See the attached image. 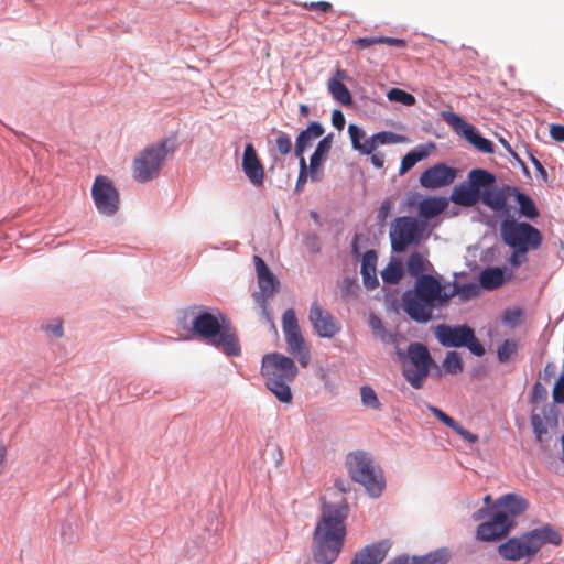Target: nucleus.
<instances>
[{"label":"nucleus","mask_w":564,"mask_h":564,"mask_svg":"<svg viewBox=\"0 0 564 564\" xmlns=\"http://www.w3.org/2000/svg\"><path fill=\"white\" fill-rule=\"evenodd\" d=\"M253 262L257 271L259 288L264 295L271 296L275 292L279 285V281L270 271L261 257L254 256Z\"/></svg>","instance_id":"21"},{"label":"nucleus","mask_w":564,"mask_h":564,"mask_svg":"<svg viewBox=\"0 0 564 564\" xmlns=\"http://www.w3.org/2000/svg\"><path fill=\"white\" fill-rule=\"evenodd\" d=\"M302 7L306 10H316L323 13L334 11L333 4L328 1L304 2Z\"/></svg>","instance_id":"46"},{"label":"nucleus","mask_w":564,"mask_h":564,"mask_svg":"<svg viewBox=\"0 0 564 564\" xmlns=\"http://www.w3.org/2000/svg\"><path fill=\"white\" fill-rule=\"evenodd\" d=\"M433 267L431 262L420 252H412L406 261V271L408 273L415 278V283L413 289L405 291L402 295V307L404 312L412 318V313L410 310V294L416 290L417 282L423 276H433L432 274H426L425 272L432 270Z\"/></svg>","instance_id":"15"},{"label":"nucleus","mask_w":564,"mask_h":564,"mask_svg":"<svg viewBox=\"0 0 564 564\" xmlns=\"http://www.w3.org/2000/svg\"><path fill=\"white\" fill-rule=\"evenodd\" d=\"M7 455H8L7 446L0 438V476L4 473Z\"/></svg>","instance_id":"53"},{"label":"nucleus","mask_w":564,"mask_h":564,"mask_svg":"<svg viewBox=\"0 0 564 564\" xmlns=\"http://www.w3.org/2000/svg\"><path fill=\"white\" fill-rule=\"evenodd\" d=\"M371 163L373 166L381 169L384 164V155L381 152L371 153Z\"/></svg>","instance_id":"56"},{"label":"nucleus","mask_w":564,"mask_h":564,"mask_svg":"<svg viewBox=\"0 0 564 564\" xmlns=\"http://www.w3.org/2000/svg\"><path fill=\"white\" fill-rule=\"evenodd\" d=\"M404 271L401 262L391 261L388 265L381 271V278L383 282L388 284H397L403 278Z\"/></svg>","instance_id":"36"},{"label":"nucleus","mask_w":564,"mask_h":564,"mask_svg":"<svg viewBox=\"0 0 564 564\" xmlns=\"http://www.w3.org/2000/svg\"><path fill=\"white\" fill-rule=\"evenodd\" d=\"M308 173H299V177L295 184V191L301 192L307 181Z\"/></svg>","instance_id":"57"},{"label":"nucleus","mask_w":564,"mask_h":564,"mask_svg":"<svg viewBox=\"0 0 564 564\" xmlns=\"http://www.w3.org/2000/svg\"><path fill=\"white\" fill-rule=\"evenodd\" d=\"M348 133L351 140V145L355 150L359 144H361V142H364L365 139H367L364 130L356 124H349Z\"/></svg>","instance_id":"45"},{"label":"nucleus","mask_w":564,"mask_h":564,"mask_svg":"<svg viewBox=\"0 0 564 564\" xmlns=\"http://www.w3.org/2000/svg\"><path fill=\"white\" fill-rule=\"evenodd\" d=\"M480 284L486 290H496L500 288L505 281V269L499 267L487 268L479 275Z\"/></svg>","instance_id":"32"},{"label":"nucleus","mask_w":564,"mask_h":564,"mask_svg":"<svg viewBox=\"0 0 564 564\" xmlns=\"http://www.w3.org/2000/svg\"><path fill=\"white\" fill-rule=\"evenodd\" d=\"M299 110L303 117H307L310 115V108L307 105H304V104L300 105Z\"/></svg>","instance_id":"60"},{"label":"nucleus","mask_w":564,"mask_h":564,"mask_svg":"<svg viewBox=\"0 0 564 564\" xmlns=\"http://www.w3.org/2000/svg\"><path fill=\"white\" fill-rule=\"evenodd\" d=\"M344 284H345V286L347 288V290L354 285L352 281H351V280H349V279H346V280L344 281Z\"/></svg>","instance_id":"63"},{"label":"nucleus","mask_w":564,"mask_h":564,"mask_svg":"<svg viewBox=\"0 0 564 564\" xmlns=\"http://www.w3.org/2000/svg\"><path fill=\"white\" fill-rule=\"evenodd\" d=\"M328 90L333 98L344 106H350L352 102L351 94L346 85L336 78L328 80Z\"/></svg>","instance_id":"35"},{"label":"nucleus","mask_w":564,"mask_h":564,"mask_svg":"<svg viewBox=\"0 0 564 564\" xmlns=\"http://www.w3.org/2000/svg\"><path fill=\"white\" fill-rule=\"evenodd\" d=\"M496 182V177L492 173L481 170L474 169L468 173L467 181L464 183L476 192V196L480 199L482 191Z\"/></svg>","instance_id":"24"},{"label":"nucleus","mask_w":564,"mask_h":564,"mask_svg":"<svg viewBox=\"0 0 564 564\" xmlns=\"http://www.w3.org/2000/svg\"><path fill=\"white\" fill-rule=\"evenodd\" d=\"M300 158V171L299 173H310L307 170L305 158L303 156V153L301 155H297Z\"/></svg>","instance_id":"58"},{"label":"nucleus","mask_w":564,"mask_h":564,"mask_svg":"<svg viewBox=\"0 0 564 564\" xmlns=\"http://www.w3.org/2000/svg\"><path fill=\"white\" fill-rule=\"evenodd\" d=\"M242 171L254 186H262L264 181V169L258 158L257 151L251 143L245 147L242 158Z\"/></svg>","instance_id":"19"},{"label":"nucleus","mask_w":564,"mask_h":564,"mask_svg":"<svg viewBox=\"0 0 564 564\" xmlns=\"http://www.w3.org/2000/svg\"><path fill=\"white\" fill-rule=\"evenodd\" d=\"M491 500V497L489 495H487L485 498H484V501L486 503H489V501Z\"/></svg>","instance_id":"64"},{"label":"nucleus","mask_w":564,"mask_h":564,"mask_svg":"<svg viewBox=\"0 0 564 564\" xmlns=\"http://www.w3.org/2000/svg\"><path fill=\"white\" fill-rule=\"evenodd\" d=\"M338 496L335 501H327L326 497L322 499V512L312 542L313 558L318 564L335 562L344 546L348 505Z\"/></svg>","instance_id":"1"},{"label":"nucleus","mask_w":564,"mask_h":564,"mask_svg":"<svg viewBox=\"0 0 564 564\" xmlns=\"http://www.w3.org/2000/svg\"><path fill=\"white\" fill-rule=\"evenodd\" d=\"M332 148V135H327L322 139L315 151L313 152L310 160V177L312 182H319L322 180V173L319 171L323 158L329 152Z\"/></svg>","instance_id":"23"},{"label":"nucleus","mask_w":564,"mask_h":564,"mask_svg":"<svg viewBox=\"0 0 564 564\" xmlns=\"http://www.w3.org/2000/svg\"><path fill=\"white\" fill-rule=\"evenodd\" d=\"M392 207H393V202L389 198L384 199L381 203V206H380V208L378 210V215H377L378 224H380V225L384 224L386 219L390 215Z\"/></svg>","instance_id":"47"},{"label":"nucleus","mask_w":564,"mask_h":564,"mask_svg":"<svg viewBox=\"0 0 564 564\" xmlns=\"http://www.w3.org/2000/svg\"><path fill=\"white\" fill-rule=\"evenodd\" d=\"M463 135L465 139L471 143L479 152L482 153H492L494 152V143L481 137L477 129L471 124H465V130H463Z\"/></svg>","instance_id":"34"},{"label":"nucleus","mask_w":564,"mask_h":564,"mask_svg":"<svg viewBox=\"0 0 564 564\" xmlns=\"http://www.w3.org/2000/svg\"><path fill=\"white\" fill-rule=\"evenodd\" d=\"M324 128L319 122L313 121L301 131L295 141V154L301 155L314 139L322 137Z\"/></svg>","instance_id":"28"},{"label":"nucleus","mask_w":564,"mask_h":564,"mask_svg":"<svg viewBox=\"0 0 564 564\" xmlns=\"http://www.w3.org/2000/svg\"><path fill=\"white\" fill-rule=\"evenodd\" d=\"M345 76H346L345 70L337 69L334 78L339 79L341 82L345 78Z\"/></svg>","instance_id":"61"},{"label":"nucleus","mask_w":564,"mask_h":564,"mask_svg":"<svg viewBox=\"0 0 564 564\" xmlns=\"http://www.w3.org/2000/svg\"><path fill=\"white\" fill-rule=\"evenodd\" d=\"M451 200L459 206L471 207L480 199L476 196V192L463 182L453 188Z\"/></svg>","instance_id":"30"},{"label":"nucleus","mask_w":564,"mask_h":564,"mask_svg":"<svg viewBox=\"0 0 564 564\" xmlns=\"http://www.w3.org/2000/svg\"><path fill=\"white\" fill-rule=\"evenodd\" d=\"M387 97L390 101L400 102L405 106H413L416 101L412 94L400 88H391L388 91Z\"/></svg>","instance_id":"40"},{"label":"nucleus","mask_w":564,"mask_h":564,"mask_svg":"<svg viewBox=\"0 0 564 564\" xmlns=\"http://www.w3.org/2000/svg\"><path fill=\"white\" fill-rule=\"evenodd\" d=\"M377 253L375 250H368L365 252L361 260V274L364 283L367 289L373 290L378 286L379 281L376 274Z\"/></svg>","instance_id":"26"},{"label":"nucleus","mask_w":564,"mask_h":564,"mask_svg":"<svg viewBox=\"0 0 564 564\" xmlns=\"http://www.w3.org/2000/svg\"><path fill=\"white\" fill-rule=\"evenodd\" d=\"M479 288L475 283L454 284L451 292H446L441 281L435 276H423L416 285V290L410 294L409 305L412 319L417 323H427L433 318L435 308L447 307L449 301L458 295L462 301L476 297Z\"/></svg>","instance_id":"2"},{"label":"nucleus","mask_w":564,"mask_h":564,"mask_svg":"<svg viewBox=\"0 0 564 564\" xmlns=\"http://www.w3.org/2000/svg\"><path fill=\"white\" fill-rule=\"evenodd\" d=\"M282 330L284 333L288 351L297 358L302 367L311 361L310 346L306 344L299 321L293 308H288L282 316Z\"/></svg>","instance_id":"11"},{"label":"nucleus","mask_w":564,"mask_h":564,"mask_svg":"<svg viewBox=\"0 0 564 564\" xmlns=\"http://www.w3.org/2000/svg\"><path fill=\"white\" fill-rule=\"evenodd\" d=\"M500 238L512 252L508 262L512 268H519L528 261V252L541 247V231L525 221L506 218L500 224Z\"/></svg>","instance_id":"4"},{"label":"nucleus","mask_w":564,"mask_h":564,"mask_svg":"<svg viewBox=\"0 0 564 564\" xmlns=\"http://www.w3.org/2000/svg\"><path fill=\"white\" fill-rule=\"evenodd\" d=\"M480 200L495 212L503 210L507 206V197L503 191L491 186L482 191Z\"/></svg>","instance_id":"33"},{"label":"nucleus","mask_w":564,"mask_h":564,"mask_svg":"<svg viewBox=\"0 0 564 564\" xmlns=\"http://www.w3.org/2000/svg\"><path fill=\"white\" fill-rule=\"evenodd\" d=\"M192 317V332L195 336L221 349L228 356H239L240 345L235 327L219 311L207 312L194 305L185 311V318Z\"/></svg>","instance_id":"3"},{"label":"nucleus","mask_w":564,"mask_h":564,"mask_svg":"<svg viewBox=\"0 0 564 564\" xmlns=\"http://www.w3.org/2000/svg\"><path fill=\"white\" fill-rule=\"evenodd\" d=\"M435 337L444 347H466L475 356L485 355V347L480 344L475 332L468 325L451 326L441 324L435 327Z\"/></svg>","instance_id":"9"},{"label":"nucleus","mask_w":564,"mask_h":564,"mask_svg":"<svg viewBox=\"0 0 564 564\" xmlns=\"http://www.w3.org/2000/svg\"><path fill=\"white\" fill-rule=\"evenodd\" d=\"M175 150L173 140L165 138L144 148L132 162V174L135 181L147 183L156 178L169 155Z\"/></svg>","instance_id":"8"},{"label":"nucleus","mask_w":564,"mask_h":564,"mask_svg":"<svg viewBox=\"0 0 564 564\" xmlns=\"http://www.w3.org/2000/svg\"><path fill=\"white\" fill-rule=\"evenodd\" d=\"M429 409L436 419H438L447 427L455 431L466 442L474 444L478 441L477 434H474V433L469 432L468 430H466L463 425H460L458 422H456L453 417L447 415L441 409H438L436 406H430Z\"/></svg>","instance_id":"25"},{"label":"nucleus","mask_w":564,"mask_h":564,"mask_svg":"<svg viewBox=\"0 0 564 564\" xmlns=\"http://www.w3.org/2000/svg\"><path fill=\"white\" fill-rule=\"evenodd\" d=\"M507 194L514 196L517 203L519 204L520 214L527 218L534 219L539 216V210L533 202V199L520 192L517 187L508 186Z\"/></svg>","instance_id":"29"},{"label":"nucleus","mask_w":564,"mask_h":564,"mask_svg":"<svg viewBox=\"0 0 564 564\" xmlns=\"http://www.w3.org/2000/svg\"><path fill=\"white\" fill-rule=\"evenodd\" d=\"M531 163L533 164L535 170L539 172V174L542 176V178L546 180L547 178V172L544 169V166L542 165V163L536 158H534L533 155H531Z\"/></svg>","instance_id":"55"},{"label":"nucleus","mask_w":564,"mask_h":564,"mask_svg":"<svg viewBox=\"0 0 564 564\" xmlns=\"http://www.w3.org/2000/svg\"><path fill=\"white\" fill-rule=\"evenodd\" d=\"M511 528L510 520L495 510L488 521L478 525L477 538L482 541H496L506 536Z\"/></svg>","instance_id":"17"},{"label":"nucleus","mask_w":564,"mask_h":564,"mask_svg":"<svg viewBox=\"0 0 564 564\" xmlns=\"http://www.w3.org/2000/svg\"><path fill=\"white\" fill-rule=\"evenodd\" d=\"M377 147L383 144H392L398 143L400 141V137L390 131H382L373 134Z\"/></svg>","instance_id":"44"},{"label":"nucleus","mask_w":564,"mask_h":564,"mask_svg":"<svg viewBox=\"0 0 564 564\" xmlns=\"http://www.w3.org/2000/svg\"><path fill=\"white\" fill-rule=\"evenodd\" d=\"M360 397L364 405L371 408L373 410H379L381 408V403L375 392V390L369 386H364L360 388Z\"/></svg>","instance_id":"41"},{"label":"nucleus","mask_w":564,"mask_h":564,"mask_svg":"<svg viewBox=\"0 0 564 564\" xmlns=\"http://www.w3.org/2000/svg\"><path fill=\"white\" fill-rule=\"evenodd\" d=\"M427 155V152L420 150H412L408 152L402 161L399 169V174L403 175L409 172L417 162L423 160Z\"/></svg>","instance_id":"37"},{"label":"nucleus","mask_w":564,"mask_h":564,"mask_svg":"<svg viewBox=\"0 0 564 564\" xmlns=\"http://www.w3.org/2000/svg\"><path fill=\"white\" fill-rule=\"evenodd\" d=\"M408 356L414 368H404L403 376L414 389L423 387L429 376L433 359L429 349L421 343H412L408 347Z\"/></svg>","instance_id":"12"},{"label":"nucleus","mask_w":564,"mask_h":564,"mask_svg":"<svg viewBox=\"0 0 564 564\" xmlns=\"http://www.w3.org/2000/svg\"><path fill=\"white\" fill-rule=\"evenodd\" d=\"M91 196L97 210L105 216H113L120 204L119 192L112 182L104 175L95 178L91 187Z\"/></svg>","instance_id":"13"},{"label":"nucleus","mask_w":564,"mask_h":564,"mask_svg":"<svg viewBox=\"0 0 564 564\" xmlns=\"http://www.w3.org/2000/svg\"><path fill=\"white\" fill-rule=\"evenodd\" d=\"M443 368L448 373H460L463 371V361L459 354L456 351H448L444 358Z\"/></svg>","instance_id":"38"},{"label":"nucleus","mask_w":564,"mask_h":564,"mask_svg":"<svg viewBox=\"0 0 564 564\" xmlns=\"http://www.w3.org/2000/svg\"><path fill=\"white\" fill-rule=\"evenodd\" d=\"M347 470L351 479L360 484L371 497H379L386 488L382 470L366 452L356 451L346 457Z\"/></svg>","instance_id":"7"},{"label":"nucleus","mask_w":564,"mask_h":564,"mask_svg":"<svg viewBox=\"0 0 564 564\" xmlns=\"http://www.w3.org/2000/svg\"><path fill=\"white\" fill-rule=\"evenodd\" d=\"M332 123L333 126L338 129L343 130L345 126V117L343 112L338 109L334 110L332 113Z\"/></svg>","instance_id":"51"},{"label":"nucleus","mask_w":564,"mask_h":564,"mask_svg":"<svg viewBox=\"0 0 564 564\" xmlns=\"http://www.w3.org/2000/svg\"><path fill=\"white\" fill-rule=\"evenodd\" d=\"M446 121L452 127H462V131L465 130V124H468L462 119V117H459L456 113H448V116L446 117Z\"/></svg>","instance_id":"52"},{"label":"nucleus","mask_w":564,"mask_h":564,"mask_svg":"<svg viewBox=\"0 0 564 564\" xmlns=\"http://www.w3.org/2000/svg\"><path fill=\"white\" fill-rule=\"evenodd\" d=\"M261 375L267 388L282 403H291L293 394L290 384L297 376L294 360L280 352L267 354L262 358Z\"/></svg>","instance_id":"5"},{"label":"nucleus","mask_w":564,"mask_h":564,"mask_svg":"<svg viewBox=\"0 0 564 564\" xmlns=\"http://www.w3.org/2000/svg\"><path fill=\"white\" fill-rule=\"evenodd\" d=\"M518 351V344L513 339H506L497 349L498 360L508 362Z\"/></svg>","instance_id":"39"},{"label":"nucleus","mask_w":564,"mask_h":564,"mask_svg":"<svg viewBox=\"0 0 564 564\" xmlns=\"http://www.w3.org/2000/svg\"><path fill=\"white\" fill-rule=\"evenodd\" d=\"M389 549L390 544L388 541H380L367 545L354 556L350 564H380L384 560Z\"/></svg>","instance_id":"20"},{"label":"nucleus","mask_w":564,"mask_h":564,"mask_svg":"<svg viewBox=\"0 0 564 564\" xmlns=\"http://www.w3.org/2000/svg\"><path fill=\"white\" fill-rule=\"evenodd\" d=\"M447 561V552L437 550L423 556L400 555L390 560L387 564H446Z\"/></svg>","instance_id":"22"},{"label":"nucleus","mask_w":564,"mask_h":564,"mask_svg":"<svg viewBox=\"0 0 564 564\" xmlns=\"http://www.w3.org/2000/svg\"><path fill=\"white\" fill-rule=\"evenodd\" d=\"M376 149L377 144L372 135L370 138L365 139L364 142H361V144H359L356 150L362 154H371L375 152Z\"/></svg>","instance_id":"48"},{"label":"nucleus","mask_w":564,"mask_h":564,"mask_svg":"<svg viewBox=\"0 0 564 564\" xmlns=\"http://www.w3.org/2000/svg\"><path fill=\"white\" fill-rule=\"evenodd\" d=\"M447 207V200L441 197H429L419 204V214L425 219H431L442 214Z\"/></svg>","instance_id":"31"},{"label":"nucleus","mask_w":564,"mask_h":564,"mask_svg":"<svg viewBox=\"0 0 564 564\" xmlns=\"http://www.w3.org/2000/svg\"><path fill=\"white\" fill-rule=\"evenodd\" d=\"M528 507L529 502L525 498L517 494H507L497 499L492 509L498 513L505 514L513 527L516 518L523 513Z\"/></svg>","instance_id":"18"},{"label":"nucleus","mask_w":564,"mask_h":564,"mask_svg":"<svg viewBox=\"0 0 564 564\" xmlns=\"http://www.w3.org/2000/svg\"><path fill=\"white\" fill-rule=\"evenodd\" d=\"M46 332H51L55 337H62L63 336V326L61 322H57L52 325H46L44 327Z\"/></svg>","instance_id":"54"},{"label":"nucleus","mask_w":564,"mask_h":564,"mask_svg":"<svg viewBox=\"0 0 564 564\" xmlns=\"http://www.w3.org/2000/svg\"><path fill=\"white\" fill-rule=\"evenodd\" d=\"M457 177V169L437 163L426 169L420 176L422 187L435 189L451 185Z\"/></svg>","instance_id":"16"},{"label":"nucleus","mask_w":564,"mask_h":564,"mask_svg":"<svg viewBox=\"0 0 564 564\" xmlns=\"http://www.w3.org/2000/svg\"><path fill=\"white\" fill-rule=\"evenodd\" d=\"M562 536L552 525L545 524L533 529L519 538H510L500 544L498 552L501 557L508 561L531 560L544 544L558 546Z\"/></svg>","instance_id":"6"},{"label":"nucleus","mask_w":564,"mask_h":564,"mask_svg":"<svg viewBox=\"0 0 564 564\" xmlns=\"http://www.w3.org/2000/svg\"><path fill=\"white\" fill-rule=\"evenodd\" d=\"M553 400L556 403H564V376H562L553 388Z\"/></svg>","instance_id":"49"},{"label":"nucleus","mask_w":564,"mask_h":564,"mask_svg":"<svg viewBox=\"0 0 564 564\" xmlns=\"http://www.w3.org/2000/svg\"><path fill=\"white\" fill-rule=\"evenodd\" d=\"M484 513H485V509H480L478 510L477 512L474 513L473 518L475 521H478L480 519H482L484 517Z\"/></svg>","instance_id":"62"},{"label":"nucleus","mask_w":564,"mask_h":564,"mask_svg":"<svg viewBox=\"0 0 564 564\" xmlns=\"http://www.w3.org/2000/svg\"><path fill=\"white\" fill-rule=\"evenodd\" d=\"M550 135L557 142H564V126L557 123L551 124Z\"/></svg>","instance_id":"50"},{"label":"nucleus","mask_w":564,"mask_h":564,"mask_svg":"<svg viewBox=\"0 0 564 564\" xmlns=\"http://www.w3.org/2000/svg\"><path fill=\"white\" fill-rule=\"evenodd\" d=\"M354 45L359 50H368L376 45L404 48L406 46V42L403 39L390 36H365L356 39L354 41Z\"/></svg>","instance_id":"27"},{"label":"nucleus","mask_w":564,"mask_h":564,"mask_svg":"<svg viewBox=\"0 0 564 564\" xmlns=\"http://www.w3.org/2000/svg\"><path fill=\"white\" fill-rule=\"evenodd\" d=\"M262 314L268 322L272 323V318H271L267 302L264 300L262 301Z\"/></svg>","instance_id":"59"},{"label":"nucleus","mask_w":564,"mask_h":564,"mask_svg":"<svg viewBox=\"0 0 564 564\" xmlns=\"http://www.w3.org/2000/svg\"><path fill=\"white\" fill-rule=\"evenodd\" d=\"M308 321L316 334L323 338H333L341 330L340 323L316 301L311 304Z\"/></svg>","instance_id":"14"},{"label":"nucleus","mask_w":564,"mask_h":564,"mask_svg":"<svg viewBox=\"0 0 564 564\" xmlns=\"http://www.w3.org/2000/svg\"><path fill=\"white\" fill-rule=\"evenodd\" d=\"M425 223L411 216L397 217L390 226V242L394 252H404L410 246L417 245L425 231Z\"/></svg>","instance_id":"10"},{"label":"nucleus","mask_w":564,"mask_h":564,"mask_svg":"<svg viewBox=\"0 0 564 564\" xmlns=\"http://www.w3.org/2000/svg\"><path fill=\"white\" fill-rule=\"evenodd\" d=\"M531 425H532V429H533L536 440L539 442H541L543 435L547 433V429H546V424H545L544 420L539 414H532L531 415Z\"/></svg>","instance_id":"43"},{"label":"nucleus","mask_w":564,"mask_h":564,"mask_svg":"<svg viewBox=\"0 0 564 564\" xmlns=\"http://www.w3.org/2000/svg\"><path fill=\"white\" fill-rule=\"evenodd\" d=\"M274 142H275V149L278 150V152L280 154L286 155L291 152L292 141H291V138L285 132L279 131L276 133V138H275Z\"/></svg>","instance_id":"42"}]
</instances>
